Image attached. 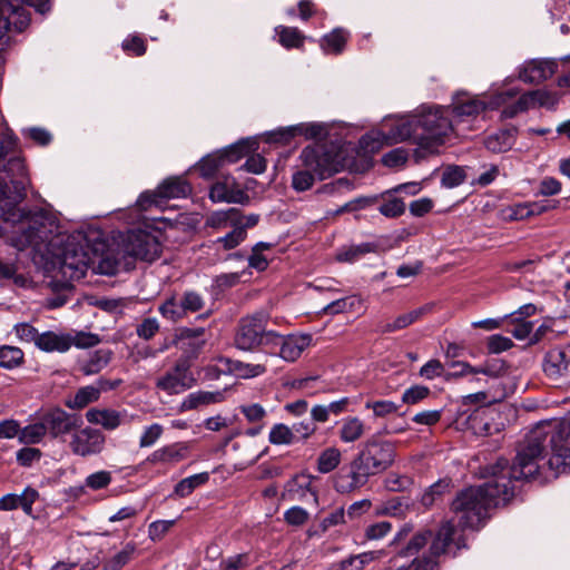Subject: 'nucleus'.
<instances>
[{"instance_id": "obj_19", "label": "nucleus", "mask_w": 570, "mask_h": 570, "mask_svg": "<svg viewBox=\"0 0 570 570\" xmlns=\"http://www.w3.org/2000/svg\"><path fill=\"white\" fill-rule=\"evenodd\" d=\"M41 419L47 433L53 439L71 434L73 430L82 424L80 417L69 414L59 407L47 411L41 415Z\"/></svg>"}, {"instance_id": "obj_35", "label": "nucleus", "mask_w": 570, "mask_h": 570, "mask_svg": "<svg viewBox=\"0 0 570 570\" xmlns=\"http://www.w3.org/2000/svg\"><path fill=\"white\" fill-rule=\"evenodd\" d=\"M224 395L222 392H209V391H197L188 394L181 402V410L189 411L197 409L200 405H208L218 403L223 400Z\"/></svg>"}, {"instance_id": "obj_9", "label": "nucleus", "mask_w": 570, "mask_h": 570, "mask_svg": "<svg viewBox=\"0 0 570 570\" xmlns=\"http://www.w3.org/2000/svg\"><path fill=\"white\" fill-rule=\"evenodd\" d=\"M3 170L10 177V183L12 185L13 191H12L11 196H8L7 195L8 186H7L6 181H3L0 178V202L4 198L10 199V202H8L6 205L7 208L2 209L1 218H2L3 224L12 225V232H11L12 233L11 238H12V237L21 234V232H18L19 225L17 223L14 224L13 222L7 220L4 216L7 213H9L10 210H13L16 208L22 210L27 215H33V213L27 212L23 208L18 206V203L22 202L24 199V197L27 196V187L30 184V179L27 175L24 163L19 157H16V156L10 157L8 159V161L6 163V165L3 166ZM37 212H35V214Z\"/></svg>"}, {"instance_id": "obj_27", "label": "nucleus", "mask_w": 570, "mask_h": 570, "mask_svg": "<svg viewBox=\"0 0 570 570\" xmlns=\"http://www.w3.org/2000/svg\"><path fill=\"white\" fill-rule=\"evenodd\" d=\"M112 352L109 348H99L92 352L88 358L78 363L79 371L86 375H95L104 370L111 361Z\"/></svg>"}, {"instance_id": "obj_10", "label": "nucleus", "mask_w": 570, "mask_h": 570, "mask_svg": "<svg viewBox=\"0 0 570 570\" xmlns=\"http://www.w3.org/2000/svg\"><path fill=\"white\" fill-rule=\"evenodd\" d=\"M268 314L256 312L242 317L234 335V345L244 352H254L259 346L269 347L274 331L267 330Z\"/></svg>"}, {"instance_id": "obj_4", "label": "nucleus", "mask_w": 570, "mask_h": 570, "mask_svg": "<svg viewBox=\"0 0 570 570\" xmlns=\"http://www.w3.org/2000/svg\"><path fill=\"white\" fill-rule=\"evenodd\" d=\"M570 442V421H542L539 422L527 434L524 444L518 451L514 468L515 480H529L535 478L539 473V462L543 460V454L550 448L552 455L547 462L554 475L570 470V448L563 443Z\"/></svg>"}, {"instance_id": "obj_46", "label": "nucleus", "mask_w": 570, "mask_h": 570, "mask_svg": "<svg viewBox=\"0 0 570 570\" xmlns=\"http://www.w3.org/2000/svg\"><path fill=\"white\" fill-rule=\"evenodd\" d=\"M306 492H309L314 497V500H316V494L309 489V482L301 480L299 476H295L286 482L284 497L288 500H296L304 497Z\"/></svg>"}, {"instance_id": "obj_1", "label": "nucleus", "mask_w": 570, "mask_h": 570, "mask_svg": "<svg viewBox=\"0 0 570 570\" xmlns=\"http://www.w3.org/2000/svg\"><path fill=\"white\" fill-rule=\"evenodd\" d=\"M6 219L19 225L20 235L12 237V246L22 250L29 246L38 247L48 243L51 246L62 245L56 254L62 276L69 281H79L86 276L89 267L94 266L92 255L83 243L82 235L63 237L59 233V225L52 215L38 210L27 215L20 209L6 214Z\"/></svg>"}, {"instance_id": "obj_7", "label": "nucleus", "mask_w": 570, "mask_h": 570, "mask_svg": "<svg viewBox=\"0 0 570 570\" xmlns=\"http://www.w3.org/2000/svg\"><path fill=\"white\" fill-rule=\"evenodd\" d=\"M517 91L510 89L499 92L494 99L487 102L476 96H472L468 92H458L453 97L452 106L450 107V117L455 124L458 135L463 136L465 131L473 129V122L478 119L481 112L485 109H494L501 105H504L517 96Z\"/></svg>"}, {"instance_id": "obj_41", "label": "nucleus", "mask_w": 570, "mask_h": 570, "mask_svg": "<svg viewBox=\"0 0 570 570\" xmlns=\"http://www.w3.org/2000/svg\"><path fill=\"white\" fill-rule=\"evenodd\" d=\"M99 389L96 385L80 387L71 400L66 402L69 409L80 410L99 399Z\"/></svg>"}, {"instance_id": "obj_26", "label": "nucleus", "mask_w": 570, "mask_h": 570, "mask_svg": "<svg viewBox=\"0 0 570 570\" xmlns=\"http://www.w3.org/2000/svg\"><path fill=\"white\" fill-rule=\"evenodd\" d=\"M432 304H425L413 311L399 315L394 321L380 325L379 331L383 334L393 333L406 328L411 324L421 320L424 315L432 311Z\"/></svg>"}, {"instance_id": "obj_64", "label": "nucleus", "mask_w": 570, "mask_h": 570, "mask_svg": "<svg viewBox=\"0 0 570 570\" xmlns=\"http://www.w3.org/2000/svg\"><path fill=\"white\" fill-rule=\"evenodd\" d=\"M249 566V556L247 553H239L230 556L219 563L220 570H239Z\"/></svg>"}, {"instance_id": "obj_15", "label": "nucleus", "mask_w": 570, "mask_h": 570, "mask_svg": "<svg viewBox=\"0 0 570 570\" xmlns=\"http://www.w3.org/2000/svg\"><path fill=\"white\" fill-rule=\"evenodd\" d=\"M311 334L281 335L274 332L269 348L271 354L278 355L286 362H295L302 353L312 344Z\"/></svg>"}, {"instance_id": "obj_23", "label": "nucleus", "mask_w": 570, "mask_h": 570, "mask_svg": "<svg viewBox=\"0 0 570 570\" xmlns=\"http://www.w3.org/2000/svg\"><path fill=\"white\" fill-rule=\"evenodd\" d=\"M38 497V491L30 487H27L21 494H6L0 499V511H12L21 508L27 515H31L32 505Z\"/></svg>"}, {"instance_id": "obj_57", "label": "nucleus", "mask_w": 570, "mask_h": 570, "mask_svg": "<svg viewBox=\"0 0 570 570\" xmlns=\"http://www.w3.org/2000/svg\"><path fill=\"white\" fill-rule=\"evenodd\" d=\"M297 132H302V127H287L281 128L277 130H273L266 134L267 142H278V144H287L293 137L297 135Z\"/></svg>"}, {"instance_id": "obj_32", "label": "nucleus", "mask_w": 570, "mask_h": 570, "mask_svg": "<svg viewBox=\"0 0 570 570\" xmlns=\"http://www.w3.org/2000/svg\"><path fill=\"white\" fill-rule=\"evenodd\" d=\"M515 142V130L503 129L489 135L484 140V146L492 153H505L510 150Z\"/></svg>"}, {"instance_id": "obj_37", "label": "nucleus", "mask_w": 570, "mask_h": 570, "mask_svg": "<svg viewBox=\"0 0 570 570\" xmlns=\"http://www.w3.org/2000/svg\"><path fill=\"white\" fill-rule=\"evenodd\" d=\"M347 36L344 29L336 28L321 39V48L325 53L338 55L344 50Z\"/></svg>"}, {"instance_id": "obj_36", "label": "nucleus", "mask_w": 570, "mask_h": 570, "mask_svg": "<svg viewBox=\"0 0 570 570\" xmlns=\"http://www.w3.org/2000/svg\"><path fill=\"white\" fill-rule=\"evenodd\" d=\"M238 217V208L230 207L224 210L213 212L206 219V225L214 229L234 228Z\"/></svg>"}, {"instance_id": "obj_13", "label": "nucleus", "mask_w": 570, "mask_h": 570, "mask_svg": "<svg viewBox=\"0 0 570 570\" xmlns=\"http://www.w3.org/2000/svg\"><path fill=\"white\" fill-rule=\"evenodd\" d=\"M196 380L187 360H178L174 367L167 371L156 382V387L168 395L180 394L194 386Z\"/></svg>"}, {"instance_id": "obj_25", "label": "nucleus", "mask_w": 570, "mask_h": 570, "mask_svg": "<svg viewBox=\"0 0 570 570\" xmlns=\"http://www.w3.org/2000/svg\"><path fill=\"white\" fill-rule=\"evenodd\" d=\"M220 362L224 364L225 371L237 379H254L267 371L266 365L261 363L253 364L227 357L220 358Z\"/></svg>"}, {"instance_id": "obj_52", "label": "nucleus", "mask_w": 570, "mask_h": 570, "mask_svg": "<svg viewBox=\"0 0 570 570\" xmlns=\"http://www.w3.org/2000/svg\"><path fill=\"white\" fill-rule=\"evenodd\" d=\"M160 328V324L156 317H146L136 326V334L138 337L149 341Z\"/></svg>"}, {"instance_id": "obj_34", "label": "nucleus", "mask_w": 570, "mask_h": 570, "mask_svg": "<svg viewBox=\"0 0 570 570\" xmlns=\"http://www.w3.org/2000/svg\"><path fill=\"white\" fill-rule=\"evenodd\" d=\"M383 551H366L358 554L350 556L341 560L336 564L337 570H363L367 564L380 559L383 556Z\"/></svg>"}, {"instance_id": "obj_38", "label": "nucleus", "mask_w": 570, "mask_h": 570, "mask_svg": "<svg viewBox=\"0 0 570 570\" xmlns=\"http://www.w3.org/2000/svg\"><path fill=\"white\" fill-rule=\"evenodd\" d=\"M377 246L374 243H362L343 247L336 254V259L344 263H354L362 258L365 254L376 252Z\"/></svg>"}, {"instance_id": "obj_5", "label": "nucleus", "mask_w": 570, "mask_h": 570, "mask_svg": "<svg viewBox=\"0 0 570 570\" xmlns=\"http://www.w3.org/2000/svg\"><path fill=\"white\" fill-rule=\"evenodd\" d=\"M395 449L389 441L370 439L361 449L346 476H338L335 488L346 493L366 484L370 476L385 471L394 461Z\"/></svg>"}, {"instance_id": "obj_17", "label": "nucleus", "mask_w": 570, "mask_h": 570, "mask_svg": "<svg viewBox=\"0 0 570 570\" xmlns=\"http://www.w3.org/2000/svg\"><path fill=\"white\" fill-rule=\"evenodd\" d=\"M544 374L552 381H570V344L549 350L542 362Z\"/></svg>"}, {"instance_id": "obj_62", "label": "nucleus", "mask_w": 570, "mask_h": 570, "mask_svg": "<svg viewBox=\"0 0 570 570\" xmlns=\"http://www.w3.org/2000/svg\"><path fill=\"white\" fill-rule=\"evenodd\" d=\"M429 394V387L423 385H413L403 392L402 402L405 404L413 405L426 399Z\"/></svg>"}, {"instance_id": "obj_58", "label": "nucleus", "mask_w": 570, "mask_h": 570, "mask_svg": "<svg viewBox=\"0 0 570 570\" xmlns=\"http://www.w3.org/2000/svg\"><path fill=\"white\" fill-rule=\"evenodd\" d=\"M111 473L102 470L89 474L85 480V484L87 488L97 491L107 488L111 483Z\"/></svg>"}, {"instance_id": "obj_21", "label": "nucleus", "mask_w": 570, "mask_h": 570, "mask_svg": "<svg viewBox=\"0 0 570 570\" xmlns=\"http://www.w3.org/2000/svg\"><path fill=\"white\" fill-rule=\"evenodd\" d=\"M558 63L552 59H532L525 61L519 69V78L523 82L539 83L551 78L557 71Z\"/></svg>"}, {"instance_id": "obj_54", "label": "nucleus", "mask_w": 570, "mask_h": 570, "mask_svg": "<svg viewBox=\"0 0 570 570\" xmlns=\"http://www.w3.org/2000/svg\"><path fill=\"white\" fill-rule=\"evenodd\" d=\"M16 144L17 137L13 131L7 126L4 128L0 127V164L14 149Z\"/></svg>"}, {"instance_id": "obj_53", "label": "nucleus", "mask_w": 570, "mask_h": 570, "mask_svg": "<svg viewBox=\"0 0 570 570\" xmlns=\"http://www.w3.org/2000/svg\"><path fill=\"white\" fill-rule=\"evenodd\" d=\"M70 347L75 345L78 348L94 347L100 343V337L97 334L88 332H76L73 335L69 334Z\"/></svg>"}, {"instance_id": "obj_42", "label": "nucleus", "mask_w": 570, "mask_h": 570, "mask_svg": "<svg viewBox=\"0 0 570 570\" xmlns=\"http://www.w3.org/2000/svg\"><path fill=\"white\" fill-rule=\"evenodd\" d=\"M47 431L42 419L40 417L39 421L21 428L19 442L26 445L38 444L45 439Z\"/></svg>"}, {"instance_id": "obj_59", "label": "nucleus", "mask_w": 570, "mask_h": 570, "mask_svg": "<svg viewBox=\"0 0 570 570\" xmlns=\"http://www.w3.org/2000/svg\"><path fill=\"white\" fill-rule=\"evenodd\" d=\"M409 156L410 154L405 148L399 147L386 153L382 157V163L386 167L395 168L404 165L409 159Z\"/></svg>"}, {"instance_id": "obj_55", "label": "nucleus", "mask_w": 570, "mask_h": 570, "mask_svg": "<svg viewBox=\"0 0 570 570\" xmlns=\"http://www.w3.org/2000/svg\"><path fill=\"white\" fill-rule=\"evenodd\" d=\"M465 179L463 168L459 166L448 167L441 178V183L446 188H453L461 185Z\"/></svg>"}, {"instance_id": "obj_20", "label": "nucleus", "mask_w": 570, "mask_h": 570, "mask_svg": "<svg viewBox=\"0 0 570 570\" xmlns=\"http://www.w3.org/2000/svg\"><path fill=\"white\" fill-rule=\"evenodd\" d=\"M209 197L214 203L246 204L249 200V196L232 176L218 179L212 186Z\"/></svg>"}, {"instance_id": "obj_40", "label": "nucleus", "mask_w": 570, "mask_h": 570, "mask_svg": "<svg viewBox=\"0 0 570 570\" xmlns=\"http://www.w3.org/2000/svg\"><path fill=\"white\" fill-rule=\"evenodd\" d=\"M24 363V353L18 346L0 345V367L13 370Z\"/></svg>"}, {"instance_id": "obj_45", "label": "nucleus", "mask_w": 570, "mask_h": 570, "mask_svg": "<svg viewBox=\"0 0 570 570\" xmlns=\"http://www.w3.org/2000/svg\"><path fill=\"white\" fill-rule=\"evenodd\" d=\"M341 462V452L336 448H327L317 459V470L320 473H330L337 468Z\"/></svg>"}, {"instance_id": "obj_50", "label": "nucleus", "mask_w": 570, "mask_h": 570, "mask_svg": "<svg viewBox=\"0 0 570 570\" xmlns=\"http://www.w3.org/2000/svg\"><path fill=\"white\" fill-rule=\"evenodd\" d=\"M223 165V157L216 153L204 157L198 164V169L203 177L208 178L212 177Z\"/></svg>"}, {"instance_id": "obj_48", "label": "nucleus", "mask_w": 570, "mask_h": 570, "mask_svg": "<svg viewBox=\"0 0 570 570\" xmlns=\"http://www.w3.org/2000/svg\"><path fill=\"white\" fill-rule=\"evenodd\" d=\"M450 481L439 480L424 491L421 498V502L424 507L433 505L448 490Z\"/></svg>"}, {"instance_id": "obj_2", "label": "nucleus", "mask_w": 570, "mask_h": 570, "mask_svg": "<svg viewBox=\"0 0 570 570\" xmlns=\"http://www.w3.org/2000/svg\"><path fill=\"white\" fill-rule=\"evenodd\" d=\"M379 134L391 144L409 141L415 145L412 150L415 164L438 155L442 146L459 137L450 107L443 106H422L413 115L385 120Z\"/></svg>"}, {"instance_id": "obj_24", "label": "nucleus", "mask_w": 570, "mask_h": 570, "mask_svg": "<svg viewBox=\"0 0 570 570\" xmlns=\"http://www.w3.org/2000/svg\"><path fill=\"white\" fill-rule=\"evenodd\" d=\"M188 455V445L183 442L173 443L154 451L148 461L154 464H176Z\"/></svg>"}, {"instance_id": "obj_51", "label": "nucleus", "mask_w": 570, "mask_h": 570, "mask_svg": "<svg viewBox=\"0 0 570 570\" xmlns=\"http://www.w3.org/2000/svg\"><path fill=\"white\" fill-rule=\"evenodd\" d=\"M13 333L22 343H33L37 345L40 333L29 323H18L13 326Z\"/></svg>"}, {"instance_id": "obj_22", "label": "nucleus", "mask_w": 570, "mask_h": 570, "mask_svg": "<svg viewBox=\"0 0 570 570\" xmlns=\"http://www.w3.org/2000/svg\"><path fill=\"white\" fill-rule=\"evenodd\" d=\"M208 341V333L205 327H183L177 335V345L180 350L197 356Z\"/></svg>"}, {"instance_id": "obj_43", "label": "nucleus", "mask_w": 570, "mask_h": 570, "mask_svg": "<svg viewBox=\"0 0 570 570\" xmlns=\"http://www.w3.org/2000/svg\"><path fill=\"white\" fill-rule=\"evenodd\" d=\"M208 480L209 474L207 472L190 475L176 484L175 493L180 498L188 497L196 488L205 484Z\"/></svg>"}, {"instance_id": "obj_63", "label": "nucleus", "mask_w": 570, "mask_h": 570, "mask_svg": "<svg viewBox=\"0 0 570 570\" xmlns=\"http://www.w3.org/2000/svg\"><path fill=\"white\" fill-rule=\"evenodd\" d=\"M392 530V524L387 521H380L366 527L364 535L367 540H381Z\"/></svg>"}, {"instance_id": "obj_8", "label": "nucleus", "mask_w": 570, "mask_h": 570, "mask_svg": "<svg viewBox=\"0 0 570 570\" xmlns=\"http://www.w3.org/2000/svg\"><path fill=\"white\" fill-rule=\"evenodd\" d=\"M24 4L33 7L41 14L51 10L49 0H0V51L8 45L9 31L21 32L29 26L30 13Z\"/></svg>"}, {"instance_id": "obj_61", "label": "nucleus", "mask_w": 570, "mask_h": 570, "mask_svg": "<svg viewBox=\"0 0 570 570\" xmlns=\"http://www.w3.org/2000/svg\"><path fill=\"white\" fill-rule=\"evenodd\" d=\"M513 345L514 344L511 338L500 334L489 336L487 342L488 351L491 354H500L510 350Z\"/></svg>"}, {"instance_id": "obj_18", "label": "nucleus", "mask_w": 570, "mask_h": 570, "mask_svg": "<svg viewBox=\"0 0 570 570\" xmlns=\"http://www.w3.org/2000/svg\"><path fill=\"white\" fill-rule=\"evenodd\" d=\"M558 102L556 95L546 90H532L521 95L517 101L508 105L502 110L504 118H513L520 112L535 107L553 108Z\"/></svg>"}, {"instance_id": "obj_60", "label": "nucleus", "mask_w": 570, "mask_h": 570, "mask_svg": "<svg viewBox=\"0 0 570 570\" xmlns=\"http://www.w3.org/2000/svg\"><path fill=\"white\" fill-rule=\"evenodd\" d=\"M431 538V532H422L415 534L407 546L400 552V556L402 557H413L415 556L428 542V540Z\"/></svg>"}, {"instance_id": "obj_56", "label": "nucleus", "mask_w": 570, "mask_h": 570, "mask_svg": "<svg viewBox=\"0 0 570 570\" xmlns=\"http://www.w3.org/2000/svg\"><path fill=\"white\" fill-rule=\"evenodd\" d=\"M366 409H372L374 416L384 417L397 412L400 405L390 400H380L374 402H366Z\"/></svg>"}, {"instance_id": "obj_3", "label": "nucleus", "mask_w": 570, "mask_h": 570, "mask_svg": "<svg viewBox=\"0 0 570 570\" xmlns=\"http://www.w3.org/2000/svg\"><path fill=\"white\" fill-rule=\"evenodd\" d=\"M484 470L490 480L461 491L452 502L451 509L463 528H478L492 508L504 505L514 495V468L507 459L500 458Z\"/></svg>"}, {"instance_id": "obj_44", "label": "nucleus", "mask_w": 570, "mask_h": 570, "mask_svg": "<svg viewBox=\"0 0 570 570\" xmlns=\"http://www.w3.org/2000/svg\"><path fill=\"white\" fill-rule=\"evenodd\" d=\"M297 440L292 428L284 423H276L272 426L268 441L274 445H289Z\"/></svg>"}, {"instance_id": "obj_47", "label": "nucleus", "mask_w": 570, "mask_h": 570, "mask_svg": "<svg viewBox=\"0 0 570 570\" xmlns=\"http://www.w3.org/2000/svg\"><path fill=\"white\" fill-rule=\"evenodd\" d=\"M136 551V544L128 542L121 551L116 553L112 558L104 563V570H119L126 566L132 558Z\"/></svg>"}, {"instance_id": "obj_30", "label": "nucleus", "mask_w": 570, "mask_h": 570, "mask_svg": "<svg viewBox=\"0 0 570 570\" xmlns=\"http://www.w3.org/2000/svg\"><path fill=\"white\" fill-rule=\"evenodd\" d=\"M86 419L89 423L99 424L106 430L117 429L122 421L121 413L110 409H90L86 413Z\"/></svg>"}, {"instance_id": "obj_31", "label": "nucleus", "mask_w": 570, "mask_h": 570, "mask_svg": "<svg viewBox=\"0 0 570 570\" xmlns=\"http://www.w3.org/2000/svg\"><path fill=\"white\" fill-rule=\"evenodd\" d=\"M258 148V142L254 138H246L237 141L236 144L230 145L229 147L218 151L219 156L223 157V161L225 163H236L240 158L245 157L252 151H255Z\"/></svg>"}, {"instance_id": "obj_6", "label": "nucleus", "mask_w": 570, "mask_h": 570, "mask_svg": "<svg viewBox=\"0 0 570 570\" xmlns=\"http://www.w3.org/2000/svg\"><path fill=\"white\" fill-rule=\"evenodd\" d=\"M303 169L293 174L292 186L297 191L309 189L315 178L321 180L338 170L335 156L324 146H307L299 155Z\"/></svg>"}, {"instance_id": "obj_39", "label": "nucleus", "mask_w": 570, "mask_h": 570, "mask_svg": "<svg viewBox=\"0 0 570 570\" xmlns=\"http://www.w3.org/2000/svg\"><path fill=\"white\" fill-rule=\"evenodd\" d=\"M275 33L278 36L279 43L286 48H301L304 45L305 36L296 27H275Z\"/></svg>"}, {"instance_id": "obj_12", "label": "nucleus", "mask_w": 570, "mask_h": 570, "mask_svg": "<svg viewBox=\"0 0 570 570\" xmlns=\"http://www.w3.org/2000/svg\"><path fill=\"white\" fill-rule=\"evenodd\" d=\"M206 306L203 294L186 289L179 296H170L158 307L160 315L171 322H178L189 314L198 313Z\"/></svg>"}, {"instance_id": "obj_11", "label": "nucleus", "mask_w": 570, "mask_h": 570, "mask_svg": "<svg viewBox=\"0 0 570 570\" xmlns=\"http://www.w3.org/2000/svg\"><path fill=\"white\" fill-rule=\"evenodd\" d=\"M121 252L124 257L151 263L160 257L163 245L150 232L130 229L121 237Z\"/></svg>"}, {"instance_id": "obj_29", "label": "nucleus", "mask_w": 570, "mask_h": 570, "mask_svg": "<svg viewBox=\"0 0 570 570\" xmlns=\"http://www.w3.org/2000/svg\"><path fill=\"white\" fill-rule=\"evenodd\" d=\"M190 193V185L180 177L165 179L158 186V195L163 200L187 197Z\"/></svg>"}, {"instance_id": "obj_16", "label": "nucleus", "mask_w": 570, "mask_h": 570, "mask_svg": "<svg viewBox=\"0 0 570 570\" xmlns=\"http://www.w3.org/2000/svg\"><path fill=\"white\" fill-rule=\"evenodd\" d=\"M105 445V435L97 429L86 426L72 431L69 448L75 455L90 456L100 453Z\"/></svg>"}, {"instance_id": "obj_28", "label": "nucleus", "mask_w": 570, "mask_h": 570, "mask_svg": "<svg viewBox=\"0 0 570 570\" xmlns=\"http://www.w3.org/2000/svg\"><path fill=\"white\" fill-rule=\"evenodd\" d=\"M36 346L47 353H65L70 348L69 334L52 331L40 333Z\"/></svg>"}, {"instance_id": "obj_33", "label": "nucleus", "mask_w": 570, "mask_h": 570, "mask_svg": "<svg viewBox=\"0 0 570 570\" xmlns=\"http://www.w3.org/2000/svg\"><path fill=\"white\" fill-rule=\"evenodd\" d=\"M364 432L365 425L357 416H347L341 421L338 435L344 443L356 442L363 436Z\"/></svg>"}, {"instance_id": "obj_49", "label": "nucleus", "mask_w": 570, "mask_h": 570, "mask_svg": "<svg viewBox=\"0 0 570 570\" xmlns=\"http://www.w3.org/2000/svg\"><path fill=\"white\" fill-rule=\"evenodd\" d=\"M246 236L247 232L234 227L232 232L214 240V244L222 246L226 250H229L237 247L240 243H243Z\"/></svg>"}, {"instance_id": "obj_14", "label": "nucleus", "mask_w": 570, "mask_h": 570, "mask_svg": "<svg viewBox=\"0 0 570 570\" xmlns=\"http://www.w3.org/2000/svg\"><path fill=\"white\" fill-rule=\"evenodd\" d=\"M455 525L451 521L444 522L432 541L431 557L415 558L410 567L400 566L396 570H409L410 568L412 570H435L438 563L434 558L446 552L448 547L453 541Z\"/></svg>"}]
</instances>
